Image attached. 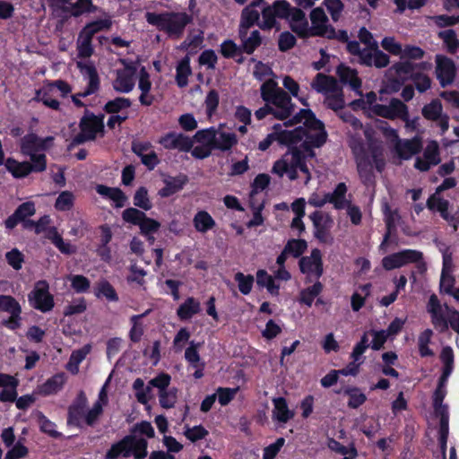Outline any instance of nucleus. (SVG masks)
Instances as JSON below:
<instances>
[{
	"instance_id": "f257e3e1",
	"label": "nucleus",
	"mask_w": 459,
	"mask_h": 459,
	"mask_svg": "<svg viewBox=\"0 0 459 459\" xmlns=\"http://www.w3.org/2000/svg\"><path fill=\"white\" fill-rule=\"evenodd\" d=\"M145 19L150 25L174 39L181 38L186 27L193 22L192 15L186 12H163L160 13L147 12Z\"/></svg>"
},
{
	"instance_id": "f03ea898",
	"label": "nucleus",
	"mask_w": 459,
	"mask_h": 459,
	"mask_svg": "<svg viewBox=\"0 0 459 459\" xmlns=\"http://www.w3.org/2000/svg\"><path fill=\"white\" fill-rule=\"evenodd\" d=\"M427 312L434 328L440 333L449 328L459 334V310L447 303L441 304L436 294H431L427 303Z\"/></svg>"
},
{
	"instance_id": "7ed1b4c3",
	"label": "nucleus",
	"mask_w": 459,
	"mask_h": 459,
	"mask_svg": "<svg viewBox=\"0 0 459 459\" xmlns=\"http://www.w3.org/2000/svg\"><path fill=\"white\" fill-rule=\"evenodd\" d=\"M261 23L259 29L266 31L273 29L280 30L281 24L277 21L288 20L299 21L303 19L304 12L298 7H292L287 0H275L273 4L261 8Z\"/></svg>"
},
{
	"instance_id": "20e7f679",
	"label": "nucleus",
	"mask_w": 459,
	"mask_h": 459,
	"mask_svg": "<svg viewBox=\"0 0 459 459\" xmlns=\"http://www.w3.org/2000/svg\"><path fill=\"white\" fill-rule=\"evenodd\" d=\"M148 442L143 437L134 435H126L119 441L111 445L107 451L104 459H118L120 456L134 459H144L148 455Z\"/></svg>"
},
{
	"instance_id": "39448f33",
	"label": "nucleus",
	"mask_w": 459,
	"mask_h": 459,
	"mask_svg": "<svg viewBox=\"0 0 459 459\" xmlns=\"http://www.w3.org/2000/svg\"><path fill=\"white\" fill-rule=\"evenodd\" d=\"M19 380L14 376L0 373V392L1 403H13L19 410L26 411L35 402V397L31 394H25L18 397L17 387Z\"/></svg>"
},
{
	"instance_id": "423d86ee",
	"label": "nucleus",
	"mask_w": 459,
	"mask_h": 459,
	"mask_svg": "<svg viewBox=\"0 0 459 459\" xmlns=\"http://www.w3.org/2000/svg\"><path fill=\"white\" fill-rule=\"evenodd\" d=\"M104 117L103 114L95 115L89 109H85L79 122L80 133L73 138L71 145H80L88 141H94L99 133L104 132Z\"/></svg>"
},
{
	"instance_id": "0eeeda50",
	"label": "nucleus",
	"mask_w": 459,
	"mask_h": 459,
	"mask_svg": "<svg viewBox=\"0 0 459 459\" xmlns=\"http://www.w3.org/2000/svg\"><path fill=\"white\" fill-rule=\"evenodd\" d=\"M408 264H416L420 273L427 270L426 263L423 261V253L415 249H403L385 255L382 259V266L386 271L401 268Z\"/></svg>"
},
{
	"instance_id": "6e6552de",
	"label": "nucleus",
	"mask_w": 459,
	"mask_h": 459,
	"mask_svg": "<svg viewBox=\"0 0 459 459\" xmlns=\"http://www.w3.org/2000/svg\"><path fill=\"white\" fill-rule=\"evenodd\" d=\"M122 219L125 222L138 226L140 233L144 236L148 241L153 242V234L157 233L160 228V223L146 215L143 211L134 207H129L122 212Z\"/></svg>"
},
{
	"instance_id": "1a4fd4ad",
	"label": "nucleus",
	"mask_w": 459,
	"mask_h": 459,
	"mask_svg": "<svg viewBox=\"0 0 459 459\" xmlns=\"http://www.w3.org/2000/svg\"><path fill=\"white\" fill-rule=\"evenodd\" d=\"M373 112L381 117L394 120L402 119L405 124L409 122L408 107L399 99L392 98L388 105L376 104L372 108Z\"/></svg>"
},
{
	"instance_id": "9d476101",
	"label": "nucleus",
	"mask_w": 459,
	"mask_h": 459,
	"mask_svg": "<svg viewBox=\"0 0 459 459\" xmlns=\"http://www.w3.org/2000/svg\"><path fill=\"white\" fill-rule=\"evenodd\" d=\"M48 289L49 286L46 281H39L29 295L32 307L42 313L51 311L55 306L54 297Z\"/></svg>"
},
{
	"instance_id": "9b49d317",
	"label": "nucleus",
	"mask_w": 459,
	"mask_h": 459,
	"mask_svg": "<svg viewBox=\"0 0 459 459\" xmlns=\"http://www.w3.org/2000/svg\"><path fill=\"white\" fill-rule=\"evenodd\" d=\"M422 117L429 121L436 122L444 134L449 129V116L443 113V106L438 99L432 100L421 108Z\"/></svg>"
},
{
	"instance_id": "f8f14e48",
	"label": "nucleus",
	"mask_w": 459,
	"mask_h": 459,
	"mask_svg": "<svg viewBox=\"0 0 459 459\" xmlns=\"http://www.w3.org/2000/svg\"><path fill=\"white\" fill-rule=\"evenodd\" d=\"M314 226V237L321 243H328L332 238L330 230L333 221L328 213L321 211H315L309 215Z\"/></svg>"
},
{
	"instance_id": "ddd939ff",
	"label": "nucleus",
	"mask_w": 459,
	"mask_h": 459,
	"mask_svg": "<svg viewBox=\"0 0 459 459\" xmlns=\"http://www.w3.org/2000/svg\"><path fill=\"white\" fill-rule=\"evenodd\" d=\"M456 66L453 59L444 55L436 56V76L442 87L454 82Z\"/></svg>"
},
{
	"instance_id": "4468645a",
	"label": "nucleus",
	"mask_w": 459,
	"mask_h": 459,
	"mask_svg": "<svg viewBox=\"0 0 459 459\" xmlns=\"http://www.w3.org/2000/svg\"><path fill=\"white\" fill-rule=\"evenodd\" d=\"M299 270L308 278L315 276L318 280L324 273L322 254L317 248L311 251L309 256H302L299 262Z\"/></svg>"
},
{
	"instance_id": "2eb2a0df",
	"label": "nucleus",
	"mask_w": 459,
	"mask_h": 459,
	"mask_svg": "<svg viewBox=\"0 0 459 459\" xmlns=\"http://www.w3.org/2000/svg\"><path fill=\"white\" fill-rule=\"evenodd\" d=\"M166 150H178L188 152L193 147V140L182 133L169 132L162 135L158 142Z\"/></svg>"
},
{
	"instance_id": "dca6fc26",
	"label": "nucleus",
	"mask_w": 459,
	"mask_h": 459,
	"mask_svg": "<svg viewBox=\"0 0 459 459\" xmlns=\"http://www.w3.org/2000/svg\"><path fill=\"white\" fill-rule=\"evenodd\" d=\"M352 151L355 154L357 170L361 181L364 184L371 182L374 178L372 163L366 154L364 144L359 143L358 146L352 147Z\"/></svg>"
},
{
	"instance_id": "f3484780",
	"label": "nucleus",
	"mask_w": 459,
	"mask_h": 459,
	"mask_svg": "<svg viewBox=\"0 0 459 459\" xmlns=\"http://www.w3.org/2000/svg\"><path fill=\"white\" fill-rule=\"evenodd\" d=\"M54 137L40 138L34 133H30L22 138L21 151L24 155L47 151L52 145Z\"/></svg>"
},
{
	"instance_id": "a211bd4d",
	"label": "nucleus",
	"mask_w": 459,
	"mask_h": 459,
	"mask_svg": "<svg viewBox=\"0 0 459 459\" xmlns=\"http://www.w3.org/2000/svg\"><path fill=\"white\" fill-rule=\"evenodd\" d=\"M303 122L304 128L308 132L323 130L324 123L317 119L315 113L309 108H301L296 115L284 123L286 126H291Z\"/></svg>"
},
{
	"instance_id": "6ab92c4d",
	"label": "nucleus",
	"mask_w": 459,
	"mask_h": 459,
	"mask_svg": "<svg viewBox=\"0 0 459 459\" xmlns=\"http://www.w3.org/2000/svg\"><path fill=\"white\" fill-rule=\"evenodd\" d=\"M275 106V118L285 120L289 118L294 111L295 104L292 103L291 97L284 90L281 89L272 103Z\"/></svg>"
},
{
	"instance_id": "aec40b11",
	"label": "nucleus",
	"mask_w": 459,
	"mask_h": 459,
	"mask_svg": "<svg viewBox=\"0 0 459 459\" xmlns=\"http://www.w3.org/2000/svg\"><path fill=\"white\" fill-rule=\"evenodd\" d=\"M277 134V142L281 145L290 147L299 143L307 134V129L299 126L293 130H283L281 125L276 124L273 127Z\"/></svg>"
},
{
	"instance_id": "412c9836",
	"label": "nucleus",
	"mask_w": 459,
	"mask_h": 459,
	"mask_svg": "<svg viewBox=\"0 0 459 459\" xmlns=\"http://www.w3.org/2000/svg\"><path fill=\"white\" fill-rule=\"evenodd\" d=\"M80 71L88 77V85L85 90L79 92L81 97H87L96 93L100 86V80L97 69L92 64L77 63Z\"/></svg>"
},
{
	"instance_id": "4be33fe9",
	"label": "nucleus",
	"mask_w": 459,
	"mask_h": 459,
	"mask_svg": "<svg viewBox=\"0 0 459 459\" xmlns=\"http://www.w3.org/2000/svg\"><path fill=\"white\" fill-rule=\"evenodd\" d=\"M188 182V177L178 174L176 177L168 176L163 179L164 186L158 191V195L162 198L169 197L184 188Z\"/></svg>"
},
{
	"instance_id": "5701e85b",
	"label": "nucleus",
	"mask_w": 459,
	"mask_h": 459,
	"mask_svg": "<svg viewBox=\"0 0 459 459\" xmlns=\"http://www.w3.org/2000/svg\"><path fill=\"white\" fill-rule=\"evenodd\" d=\"M336 74L339 76L342 83L349 84L355 91H359L360 90L362 82L358 76L357 70L351 68L344 64H340L336 67Z\"/></svg>"
},
{
	"instance_id": "b1692460",
	"label": "nucleus",
	"mask_w": 459,
	"mask_h": 459,
	"mask_svg": "<svg viewBox=\"0 0 459 459\" xmlns=\"http://www.w3.org/2000/svg\"><path fill=\"white\" fill-rule=\"evenodd\" d=\"M431 64L429 62L413 63L407 60L394 63L390 67V71H394L396 75L401 76L403 74L421 73V71L429 70Z\"/></svg>"
},
{
	"instance_id": "393cba45",
	"label": "nucleus",
	"mask_w": 459,
	"mask_h": 459,
	"mask_svg": "<svg viewBox=\"0 0 459 459\" xmlns=\"http://www.w3.org/2000/svg\"><path fill=\"white\" fill-rule=\"evenodd\" d=\"M261 11H257L255 8L250 7L248 4L243 8L240 14V22L238 30L241 34H245L246 31L255 25L259 27L261 23L260 20Z\"/></svg>"
},
{
	"instance_id": "a878e982",
	"label": "nucleus",
	"mask_w": 459,
	"mask_h": 459,
	"mask_svg": "<svg viewBox=\"0 0 459 459\" xmlns=\"http://www.w3.org/2000/svg\"><path fill=\"white\" fill-rule=\"evenodd\" d=\"M312 88L319 93L337 92L340 91L337 80L331 75L318 73L311 83Z\"/></svg>"
},
{
	"instance_id": "bb28decb",
	"label": "nucleus",
	"mask_w": 459,
	"mask_h": 459,
	"mask_svg": "<svg viewBox=\"0 0 459 459\" xmlns=\"http://www.w3.org/2000/svg\"><path fill=\"white\" fill-rule=\"evenodd\" d=\"M449 204V201L442 198L437 193L430 195L426 203V206L429 211L438 212L444 220L451 221L454 217L448 212Z\"/></svg>"
},
{
	"instance_id": "cd10ccee",
	"label": "nucleus",
	"mask_w": 459,
	"mask_h": 459,
	"mask_svg": "<svg viewBox=\"0 0 459 459\" xmlns=\"http://www.w3.org/2000/svg\"><path fill=\"white\" fill-rule=\"evenodd\" d=\"M274 408L273 410V420L285 424L292 420L295 413L288 407L287 400L284 397H277L273 400Z\"/></svg>"
},
{
	"instance_id": "c85d7f7f",
	"label": "nucleus",
	"mask_w": 459,
	"mask_h": 459,
	"mask_svg": "<svg viewBox=\"0 0 459 459\" xmlns=\"http://www.w3.org/2000/svg\"><path fill=\"white\" fill-rule=\"evenodd\" d=\"M247 32L246 31L245 34H241L238 30V36L241 40L240 48L245 54L252 55L262 45L263 38L257 30H253L248 37Z\"/></svg>"
},
{
	"instance_id": "c756f323",
	"label": "nucleus",
	"mask_w": 459,
	"mask_h": 459,
	"mask_svg": "<svg viewBox=\"0 0 459 459\" xmlns=\"http://www.w3.org/2000/svg\"><path fill=\"white\" fill-rule=\"evenodd\" d=\"M201 304L194 297H188L177 309V316L181 321L190 320L195 315L200 313Z\"/></svg>"
},
{
	"instance_id": "7c9ffc66",
	"label": "nucleus",
	"mask_w": 459,
	"mask_h": 459,
	"mask_svg": "<svg viewBox=\"0 0 459 459\" xmlns=\"http://www.w3.org/2000/svg\"><path fill=\"white\" fill-rule=\"evenodd\" d=\"M238 136L234 133L220 132L215 136L212 148L222 152H230L238 144Z\"/></svg>"
},
{
	"instance_id": "2f4dec72",
	"label": "nucleus",
	"mask_w": 459,
	"mask_h": 459,
	"mask_svg": "<svg viewBox=\"0 0 459 459\" xmlns=\"http://www.w3.org/2000/svg\"><path fill=\"white\" fill-rule=\"evenodd\" d=\"M347 186L345 183H339L332 193H326L327 202L333 204L337 210L344 209L350 203L346 200Z\"/></svg>"
},
{
	"instance_id": "473e14b6",
	"label": "nucleus",
	"mask_w": 459,
	"mask_h": 459,
	"mask_svg": "<svg viewBox=\"0 0 459 459\" xmlns=\"http://www.w3.org/2000/svg\"><path fill=\"white\" fill-rule=\"evenodd\" d=\"M193 224L197 232L206 233L215 227L216 222L207 211L201 210L195 214Z\"/></svg>"
},
{
	"instance_id": "72a5a7b5",
	"label": "nucleus",
	"mask_w": 459,
	"mask_h": 459,
	"mask_svg": "<svg viewBox=\"0 0 459 459\" xmlns=\"http://www.w3.org/2000/svg\"><path fill=\"white\" fill-rule=\"evenodd\" d=\"M192 74L189 56H185L176 66V82L179 88L188 84V77Z\"/></svg>"
},
{
	"instance_id": "f704fd0d",
	"label": "nucleus",
	"mask_w": 459,
	"mask_h": 459,
	"mask_svg": "<svg viewBox=\"0 0 459 459\" xmlns=\"http://www.w3.org/2000/svg\"><path fill=\"white\" fill-rule=\"evenodd\" d=\"M65 382L64 373L56 374L39 386V393L45 396L55 394L63 388Z\"/></svg>"
},
{
	"instance_id": "c9c22d12",
	"label": "nucleus",
	"mask_w": 459,
	"mask_h": 459,
	"mask_svg": "<svg viewBox=\"0 0 459 459\" xmlns=\"http://www.w3.org/2000/svg\"><path fill=\"white\" fill-rule=\"evenodd\" d=\"M5 167H6V169L15 178H23L32 172L31 168H30V162H29V161L19 162L13 158H8L6 160Z\"/></svg>"
},
{
	"instance_id": "e433bc0d",
	"label": "nucleus",
	"mask_w": 459,
	"mask_h": 459,
	"mask_svg": "<svg viewBox=\"0 0 459 459\" xmlns=\"http://www.w3.org/2000/svg\"><path fill=\"white\" fill-rule=\"evenodd\" d=\"M255 281L259 288H266L270 294H279L280 285L275 283L273 277L266 270L258 269L255 273Z\"/></svg>"
},
{
	"instance_id": "4c0bfd02",
	"label": "nucleus",
	"mask_w": 459,
	"mask_h": 459,
	"mask_svg": "<svg viewBox=\"0 0 459 459\" xmlns=\"http://www.w3.org/2000/svg\"><path fill=\"white\" fill-rule=\"evenodd\" d=\"M134 76L126 74L125 72H121V70H117V77L113 82L114 90L117 92L128 93L134 89Z\"/></svg>"
},
{
	"instance_id": "58836bf2",
	"label": "nucleus",
	"mask_w": 459,
	"mask_h": 459,
	"mask_svg": "<svg viewBox=\"0 0 459 459\" xmlns=\"http://www.w3.org/2000/svg\"><path fill=\"white\" fill-rule=\"evenodd\" d=\"M311 20V32L314 35L323 34V26L328 23V17L326 16L322 7H316L310 13Z\"/></svg>"
},
{
	"instance_id": "ea45409f",
	"label": "nucleus",
	"mask_w": 459,
	"mask_h": 459,
	"mask_svg": "<svg viewBox=\"0 0 459 459\" xmlns=\"http://www.w3.org/2000/svg\"><path fill=\"white\" fill-rule=\"evenodd\" d=\"M37 420L41 432L56 439H59L63 437L61 432L56 430V423L51 421L42 411H39L37 412Z\"/></svg>"
},
{
	"instance_id": "a19ab883",
	"label": "nucleus",
	"mask_w": 459,
	"mask_h": 459,
	"mask_svg": "<svg viewBox=\"0 0 459 459\" xmlns=\"http://www.w3.org/2000/svg\"><path fill=\"white\" fill-rule=\"evenodd\" d=\"M343 394L349 396L347 405L351 409H358L367 401L366 394L357 386H347Z\"/></svg>"
},
{
	"instance_id": "79ce46f5",
	"label": "nucleus",
	"mask_w": 459,
	"mask_h": 459,
	"mask_svg": "<svg viewBox=\"0 0 459 459\" xmlns=\"http://www.w3.org/2000/svg\"><path fill=\"white\" fill-rule=\"evenodd\" d=\"M75 196L71 191H62L55 202V209L59 212H68L74 205Z\"/></svg>"
},
{
	"instance_id": "37998d69",
	"label": "nucleus",
	"mask_w": 459,
	"mask_h": 459,
	"mask_svg": "<svg viewBox=\"0 0 459 459\" xmlns=\"http://www.w3.org/2000/svg\"><path fill=\"white\" fill-rule=\"evenodd\" d=\"M217 134L218 131L216 130V128L211 126L206 129L198 130L191 139L193 140V143L196 142L212 148L215 136Z\"/></svg>"
},
{
	"instance_id": "c03bdc74",
	"label": "nucleus",
	"mask_w": 459,
	"mask_h": 459,
	"mask_svg": "<svg viewBox=\"0 0 459 459\" xmlns=\"http://www.w3.org/2000/svg\"><path fill=\"white\" fill-rule=\"evenodd\" d=\"M148 312H145L141 315H134L130 318V322L132 324V327L129 331V338L130 341L134 343H137L141 341L142 336L143 335V326L140 322V319L144 317Z\"/></svg>"
},
{
	"instance_id": "a18cd8bd",
	"label": "nucleus",
	"mask_w": 459,
	"mask_h": 459,
	"mask_svg": "<svg viewBox=\"0 0 459 459\" xmlns=\"http://www.w3.org/2000/svg\"><path fill=\"white\" fill-rule=\"evenodd\" d=\"M323 284L316 281L312 286L304 289L300 292L301 303L311 307L316 297H317L323 290Z\"/></svg>"
},
{
	"instance_id": "49530a36",
	"label": "nucleus",
	"mask_w": 459,
	"mask_h": 459,
	"mask_svg": "<svg viewBox=\"0 0 459 459\" xmlns=\"http://www.w3.org/2000/svg\"><path fill=\"white\" fill-rule=\"evenodd\" d=\"M132 102L130 99L125 97H117L114 100H108L104 105V111L108 114H117L123 109L130 108Z\"/></svg>"
},
{
	"instance_id": "de8ad7c7",
	"label": "nucleus",
	"mask_w": 459,
	"mask_h": 459,
	"mask_svg": "<svg viewBox=\"0 0 459 459\" xmlns=\"http://www.w3.org/2000/svg\"><path fill=\"white\" fill-rule=\"evenodd\" d=\"M281 89L275 81L269 79L261 86V98L267 104H271Z\"/></svg>"
},
{
	"instance_id": "09e8293b",
	"label": "nucleus",
	"mask_w": 459,
	"mask_h": 459,
	"mask_svg": "<svg viewBox=\"0 0 459 459\" xmlns=\"http://www.w3.org/2000/svg\"><path fill=\"white\" fill-rule=\"evenodd\" d=\"M234 280L238 283V288L243 295H248L253 288L255 278L252 274H244L238 272L234 275Z\"/></svg>"
},
{
	"instance_id": "8fccbe9b",
	"label": "nucleus",
	"mask_w": 459,
	"mask_h": 459,
	"mask_svg": "<svg viewBox=\"0 0 459 459\" xmlns=\"http://www.w3.org/2000/svg\"><path fill=\"white\" fill-rule=\"evenodd\" d=\"M134 206L143 210L149 211L152 208V204L149 198L148 190L145 186H140L134 195Z\"/></svg>"
},
{
	"instance_id": "3c124183",
	"label": "nucleus",
	"mask_w": 459,
	"mask_h": 459,
	"mask_svg": "<svg viewBox=\"0 0 459 459\" xmlns=\"http://www.w3.org/2000/svg\"><path fill=\"white\" fill-rule=\"evenodd\" d=\"M0 311L10 315L22 313L20 303L10 295H0Z\"/></svg>"
},
{
	"instance_id": "603ef678",
	"label": "nucleus",
	"mask_w": 459,
	"mask_h": 459,
	"mask_svg": "<svg viewBox=\"0 0 459 459\" xmlns=\"http://www.w3.org/2000/svg\"><path fill=\"white\" fill-rule=\"evenodd\" d=\"M86 408L69 405L67 410V425L81 428Z\"/></svg>"
},
{
	"instance_id": "864d4df0",
	"label": "nucleus",
	"mask_w": 459,
	"mask_h": 459,
	"mask_svg": "<svg viewBox=\"0 0 459 459\" xmlns=\"http://www.w3.org/2000/svg\"><path fill=\"white\" fill-rule=\"evenodd\" d=\"M292 22L293 23L290 24V29L299 36V38L308 39L310 37H315V35L311 32V27L308 26L305 13L303 19L299 21H292Z\"/></svg>"
},
{
	"instance_id": "5fc2aeb1",
	"label": "nucleus",
	"mask_w": 459,
	"mask_h": 459,
	"mask_svg": "<svg viewBox=\"0 0 459 459\" xmlns=\"http://www.w3.org/2000/svg\"><path fill=\"white\" fill-rule=\"evenodd\" d=\"M286 251L293 257H299L307 248V243L302 238H291L285 245Z\"/></svg>"
},
{
	"instance_id": "6e6d98bb",
	"label": "nucleus",
	"mask_w": 459,
	"mask_h": 459,
	"mask_svg": "<svg viewBox=\"0 0 459 459\" xmlns=\"http://www.w3.org/2000/svg\"><path fill=\"white\" fill-rule=\"evenodd\" d=\"M177 398L178 389L176 387L159 392V402L160 406L164 409L173 408L177 403Z\"/></svg>"
},
{
	"instance_id": "4d7b16f0",
	"label": "nucleus",
	"mask_w": 459,
	"mask_h": 459,
	"mask_svg": "<svg viewBox=\"0 0 459 459\" xmlns=\"http://www.w3.org/2000/svg\"><path fill=\"white\" fill-rule=\"evenodd\" d=\"M133 389L135 391V397L138 403L146 404L149 401L148 394L151 392V386L148 384L144 385V381L138 377L133 383Z\"/></svg>"
},
{
	"instance_id": "13d9d810",
	"label": "nucleus",
	"mask_w": 459,
	"mask_h": 459,
	"mask_svg": "<svg viewBox=\"0 0 459 459\" xmlns=\"http://www.w3.org/2000/svg\"><path fill=\"white\" fill-rule=\"evenodd\" d=\"M240 52H242L240 45L238 46L232 39H225L220 46L221 55L227 59L236 58Z\"/></svg>"
},
{
	"instance_id": "bf43d9fd",
	"label": "nucleus",
	"mask_w": 459,
	"mask_h": 459,
	"mask_svg": "<svg viewBox=\"0 0 459 459\" xmlns=\"http://www.w3.org/2000/svg\"><path fill=\"white\" fill-rule=\"evenodd\" d=\"M396 217H398L397 211H392L390 207L385 204V222L386 227V233L384 236V241L382 242V245L387 242L391 233L393 230H395V221Z\"/></svg>"
},
{
	"instance_id": "052dcab7",
	"label": "nucleus",
	"mask_w": 459,
	"mask_h": 459,
	"mask_svg": "<svg viewBox=\"0 0 459 459\" xmlns=\"http://www.w3.org/2000/svg\"><path fill=\"white\" fill-rule=\"evenodd\" d=\"M455 277L453 273H441L439 281V293L451 296L454 294Z\"/></svg>"
},
{
	"instance_id": "680f3d73",
	"label": "nucleus",
	"mask_w": 459,
	"mask_h": 459,
	"mask_svg": "<svg viewBox=\"0 0 459 459\" xmlns=\"http://www.w3.org/2000/svg\"><path fill=\"white\" fill-rule=\"evenodd\" d=\"M97 6L92 4L91 0H77L72 4V15L79 17L85 13H95Z\"/></svg>"
},
{
	"instance_id": "e2e57ef3",
	"label": "nucleus",
	"mask_w": 459,
	"mask_h": 459,
	"mask_svg": "<svg viewBox=\"0 0 459 459\" xmlns=\"http://www.w3.org/2000/svg\"><path fill=\"white\" fill-rule=\"evenodd\" d=\"M220 103L219 92L212 89L210 90L204 100L205 112L208 117H212L216 112Z\"/></svg>"
},
{
	"instance_id": "0e129e2a",
	"label": "nucleus",
	"mask_w": 459,
	"mask_h": 459,
	"mask_svg": "<svg viewBox=\"0 0 459 459\" xmlns=\"http://www.w3.org/2000/svg\"><path fill=\"white\" fill-rule=\"evenodd\" d=\"M407 75L414 82L415 87L419 92H425L431 87V80L429 76L425 74L416 73L409 74Z\"/></svg>"
},
{
	"instance_id": "69168bd1",
	"label": "nucleus",
	"mask_w": 459,
	"mask_h": 459,
	"mask_svg": "<svg viewBox=\"0 0 459 459\" xmlns=\"http://www.w3.org/2000/svg\"><path fill=\"white\" fill-rule=\"evenodd\" d=\"M71 287L76 293H85L91 287L90 280L81 274L71 275Z\"/></svg>"
},
{
	"instance_id": "338daca9",
	"label": "nucleus",
	"mask_w": 459,
	"mask_h": 459,
	"mask_svg": "<svg viewBox=\"0 0 459 459\" xmlns=\"http://www.w3.org/2000/svg\"><path fill=\"white\" fill-rule=\"evenodd\" d=\"M5 259L13 269L19 271L24 263V255L18 248H13L11 251L6 252Z\"/></svg>"
},
{
	"instance_id": "774afa93",
	"label": "nucleus",
	"mask_w": 459,
	"mask_h": 459,
	"mask_svg": "<svg viewBox=\"0 0 459 459\" xmlns=\"http://www.w3.org/2000/svg\"><path fill=\"white\" fill-rule=\"evenodd\" d=\"M5 454L4 459H22L28 455L29 449L20 440Z\"/></svg>"
}]
</instances>
